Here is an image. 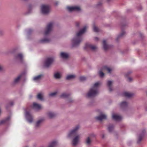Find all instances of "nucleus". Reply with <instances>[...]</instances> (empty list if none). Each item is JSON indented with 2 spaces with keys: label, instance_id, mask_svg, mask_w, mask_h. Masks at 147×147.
Masks as SVG:
<instances>
[{
  "label": "nucleus",
  "instance_id": "obj_6",
  "mask_svg": "<svg viewBox=\"0 0 147 147\" xmlns=\"http://www.w3.org/2000/svg\"><path fill=\"white\" fill-rule=\"evenodd\" d=\"M105 70H107L108 72L109 73H110L111 71V69L110 68L107 67L106 66L103 67L102 68L101 71H100L99 72V74L100 76L101 77H103L104 75V73L102 71H105Z\"/></svg>",
  "mask_w": 147,
  "mask_h": 147
},
{
  "label": "nucleus",
  "instance_id": "obj_16",
  "mask_svg": "<svg viewBox=\"0 0 147 147\" xmlns=\"http://www.w3.org/2000/svg\"><path fill=\"white\" fill-rule=\"evenodd\" d=\"M60 56L62 58L64 59H67L69 57V55L67 53L63 52H62L61 53Z\"/></svg>",
  "mask_w": 147,
  "mask_h": 147
},
{
  "label": "nucleus",
  "instance_id": "obj_20",
  "mask_svg": "<svg viewBox=\"0 0 147 147\" xmlns=\"http://www.w3.org/2000/svg\"><path fill=\"white\" fill-rule=\"evenodd\" d=\"M42 76V75H40L37 76H35L34 78L33 79L35 81H37L40 80L41 77Z\"/></svg>",
  "mask_w": 147,
  "mask_h": 147
},
{
  "label": "nucleus",
  "instance_id": "obj_4",
  "mask_svg": "<svg viewBox=\"0 0 147 147\" xmlns=\"http://www.w3.org/2000/svg\"><path fill=\"white\" fill-rule=\"evenodd\" d=\"M50 7L48 5H42L41 7L42 13L44 14L48 13L49 12Z\"/></svg>",
  "mask_w": 147,
  "mask_h": 147
},
{
  "label": "nucleus",
  "instance_id": "obj_2",
  "mask_svg": "<svg viewBox=\"0 0 147 147\" xmlns=\"http://www.w3.org/2000/svg\"><path fill=\"white\" fill-rule=\"evenodd\" d=\"M87 28L88 27L87 26H85L83 28L77 33L76 36L72 40L73 46H76L80 44L82 40V38L81 36L85 32Z\"/></svg>",
  "mask_w": 147,
  "mask_h": 147
},
{
  "label": "nucleus",
  "instance_id": "obj_23",
  "mask_svg": "<svg viewBox=\"0 0 147 147\" xmlns=\"http://www.w3.org/2000/svg\"><path fill=\"white\" fill-rule=\"evenodd\" d=\"M22 75L20 74L19 75L17 78H16L14 80V82L15 83H17L18 82L21 77H22Z\"/></svg>",
  "mask_w": 147,
  "mask_h": 147
},
{
  "label": "nucleus",
  "instance_id": "obj_25",
  "mask_svg": "<svg viewBox=\"0 0 147 147\" xmlns=\"http://www.w3.org/2000/svg\"><path fill=\"white\" fill-rule=\"evenodd\" d=\"M127 105V103L125 101L122 102L120 104L121 107H125Z\"/></svg>",
  "mask_w": 147,
  "mask_h": 147
},
{
  "label": "nucleus",
  "instance_id": "obj_5",
  "mask_svg": "<svg viewBox=\"0 0 147 147\" xmlns=\"http://www.w3.org/2000/svg\"><path fill=\"white\" fill-rule=\"evenodd\" d=\"M53 22H51L49 23L47 25L46 30L45 32V35H47L48 34L51 30L53 28Z\"/></svg>",
  "mask_w": 147,
  "mask_h": 147
},
{
  "label": "nucleus",
  "instance_id": "obj_13",
  "mask_svg": "<svg viewBox=\"0 0 147 147\" xmlns=\"http://www.w3.org/2000/svg\"><path fill=\"white\" fill-rule=\"evenodd\" d=\"M112 118L115 121H119L121 119L122 117L119 115L113 114L112 115Z\"/></svg>",
  "mask_w": 147,
  "mask_h": 147
},
{
  "label": "nucleus",
  "instance_id": "obj_7",
  "mask_svg": "<svg viewBox=\"0 0 147 147\" xmlns=\"http://www.w3.org/2000/svg\"><path fill=\"white\" fill-rule=\"evenodd\" d=\"M53 59L52 58H47L45 62V66L46 67H49L53 63Z\"/></svg>",
  "mask_w": 147,
  "mask_h": 147
},
{
  "label": "nucleus",
  "instance_id": "obj_36",
  "mask_svg": "<svg viewBox=\"0 0 147 147\" xmlns=\"http://www.w3.org/2000/svg\"><path fill=\"white\" fill-rule=\"evenodd\" d=\"M57 93V92H55L53 93H51L49 94V96H55Z\"/></svg>",
  "mask_w": 147,
  "mask_h": 147
},
{
  "label": "nucleus",
  "instance_id": "obj_32",
  "mask_svg": "<svg viewBox=\"0 0 147 147\" xmlns=\"http://www.w3.org/2000/svg\"><path fill=\"white\" fill-rule=\"evenodd\" d=\"M91 142V141L90 138L89 137H88L86 140V144L87 145H89L90 144Z\"/></svg>",
  "mask_w": 147,
  "mask_h": 147
},
{
  "label": "nucleus",
  "instance_id": "obj_10",
  "mask_svg": "<svg viewBox=\"0 0 147 147\" xmlns=\"http://www.w3.org/2000/svg\"><path fill=\"white\" fill-rule=\"evenodd\" d=\"M26 116L29 122L30 123H31L33 121V118L32 117L29 112H26Z\"/></svg>",
  "mask_w": 147,
  "mask_h": 147
},
{
  "label": "nucleus",
  "instance_id": "obj_14",
  "mask_svg": "<svg viewBox=\"0 0 147 147\" xmlns=\"http://www.w3.org/2000/svg\"><path fill=\"white\" fill-rule=\"evenodd\" d=\"M103 45L105 50H107L109 48V46L106 44V41L104 40L103 41Z\"/></svg>",
  "mask_w": 147,
  "mask_h": 147
},
{
  "label": "nucleus",
  "instance_id": "obj_44",
  "mask_svg": "<svg viewBox=\"0 0 147 147\" xmlns=\"http://www.w3.org/2000/svg\"><path fill=\"white\" fill-rule=\"evenodd\" d=\"M108 1H110V0H107Z\"/></svg>",
  "mask_w": 147,
  "mask_h": 147
},
{
  "label": "nucleus",
  "instance_id": "obj_27",
  "mask_svg": "<svg viewBox=\"0 0 147 147\" xmlns=\"http://www.w3.org/2000/svg\"><path fill=\"white\" fill-rule=\"evenodd\" d=\"M42 121V119L39 120L36 123V127H39L40 125V124Z\"/></svg>",
  "mask_w": 147,
  "mask_h": 147
},
{
  "label": "nucleus",
  "instance_id": "obj_35",
  "mask_svg": "<svg viewBox=\"0 0 147 147\" xmlns=\"http://www.w3.org/2000/svg\"><path fill=\"white\" fill-rule=\"evenodd\" d=\"M93 30L95 32H98L99 31V29L97 27L94 26H93Z\"/></svg>",
  "mask_w": 147,
  "mask_h": 147
},
{
  "label": "nucleus",
  "instance_id": "obj_29",
  "mask_svg": "<svg viewBox=\"0 0 147 147\" xmlns=\"http://www.w3.org/2000/svg\"><path fill=\"white\" fill-rule=\"evenodd\" d=\"M69 96V95L68 94H66L65 93L62 94L60 96L61 98H67Z\"/></svg>",
  "mask_w": 147,
  "mask_h": 147
},
{
  "label": "nucleus",
  "instance_id": "obj_37",
  "mask_svg": "<svg viewBox=\"0 0 147 147\" xmlns=\"http://www.w3.org/2000/svg\"><path fill=\"white\" fill-rule=\"evenodd\" d=\"M142 136L141 135H140L139 136L138 138V143H139L142 140Z\"/></svg>",
  "mask_w": 147,
  "mask_h": 147
},
{
  "label": "nucleus",
  "instance_id": "obj_1",
  "mask_svg": "<svg viewBox=\"0 0 147 147\" xmlns=\"http://www.w3.org/2000/svg\"><path fill=\"white\" fill-rule=\"evenodd\" d=\"M79 128V125L77 126L74 129L70 131L68 134L69 137L75 136L72 141V145L73 146H75L77 144L80 138V135H77V131Z\"/></svg>",
  "mask_w": 147,
  "mask_h": 147
},
{
  "label": "nucleus",
  "instance_id": "obj_12",
  "mask_svg": "<svg viewBox=\"0 0 147 147\" xmlns=\"http://www.w3.org/2000/svg\"><path fill=\"white\" fill-rule=\"evenodd\" d=\"M32 108L35 109L39 110L41 108V107L40 105L36 103H33L32 105Z\"/></svg>",
  "mask_w": 147,
  "mask_h": 147
},
{
  "label": "nucleus",
  "instance_id": "obj_33",
  "mask_svg": "<svg viewBox=\"0 0 147 147\" xmlns=\"http://www.w3.org/2000/svg\"><path fill=\"white\" fill-rule=\"evenodd\" d=\"M125 34V32L124 31H122V32L121 33V34L118 36L117 37V38H119L121 37H122Z\"/></svg>",
  "mask_w": 147,
  "mask_h": 147
},
{
  "label": "nucleus",
  "instance_id": "obj_18",
  "mask_svg": "<svg viewBox=\"0 0 147 147\" xmlns=\"http://www.w3.org/2000/svg\"><path fill=\"white\" fill-rule=\"evenodd\" d=\"M112 82L111 81H109L107 82V85L109 88V89L110 91H111L112 90V88L111 86L112 84Z\"/></svg>",
  "mask_w": 147,
  "mask_h": 147
},
{
  "label": "nucleus",
  "instance_id": "obj_31",
  "mask_svg": "<svg viewBox=\"0 0 147 147\" xmlns=\"http://www.w3.org/2000/svg\"><path fill=\"white\" fill-rule=\"evenodd\" d=\"M113 125H109L108 127V129L109 132H111L113 130Z\"/></svg>",
  "mask_w": 147,
  "mask_h": 147
},
{
  "label": "nucleus",
  "instance_id": "obj_22",
  "mask_svg": "<svg viewBox=\"0 0 147 147\" xmlns=\"http://www.w3.org/2000/svg\"><path fill=\"white\" fill-rule=\"evenodd\" d=\"M75 77V76L74 75H68L66 77V79L69 80L74 78Z\"/></svg>",
  "mask_w": 147,
  "mask_h": 147
},
{
  "label": "nucleus",
  "instance_id": "obj_39",
  "mask_svg": "<svg viewBox=\"0 0 147 147\" xmlns=\"http://www.w3.org/2000/svg\"><path fill=\"white\" fill-rule=\"evenodd\" d=\"M128 81H129V82H131L132 80L131 78H130V77L128 78Z\"/></svg>",
  "mask_w": 147,
  "mask_h": 147
},
{
  "label": "nucleus",
  "instance_id": "obj_9",
  "mask_svg": "<svg viewBox=\"0 0 147 147\" xmlns=\"http://www.w3.org/2000/svg\"><path fill=\"white\" fill-rule=\"evenodd\" d=\"M67 8L69 11H79L80 10V8L78 6H74L70 7L68 6Z\"/></svg>",
  "mask_w": 147,
  "mask_h": 147
},
{
  "label": "nucleus",
  "instance_id": "obj_3",
  "mask_svg": "<svg viewBox=\"0 0 147 147\" xmlns=\"http://www.w3.org/2000/svg\"><path fill=\"white\" fill-rule=\"evenodd\" d=\"M100 84L99 82H97L94 84L93 87L90 89L87 94L88 97H94L97 95L98 93V88Z\"/></svg>",
  "mask_w": 147,
  "mask_h": 147
},
{
  "label": "nucleus",
  "instance_id": "obj_15",
  "mask_svg": "<svg viewBox=\"0 0 147 147\" xmlns=\"http://www.w3.org/2000/svg\"><path fill=\"white\" fill-rule=\"evenodd\" d=\"M123 95L124 96L128 98L131 97L133 95V94L132 93L127 92H124L123 93Z\"/></svg>",
  "mask_w": 147,
  "mask_h": 147
},
{
  "label": "nucleus",
  "instance_id": "obj_28",
  "mask_svg": "<svg viewBox=\"0 0 147 147\" xmlns=\"http://www.w3.org/2000/svg\"><path fill=\"white\" fill-rule=\"evenodd\" d=\"M37 98L40 100H42L43 97L42 94L40 93H38L37 96Z\"/></svg>",
  "mask_w": 147,
  "mask_h": 147
},
{
  "label": "nucleus",
  "instance_id": "obj_38",
  "mask_svg": "<svg viewBox=\"0 0 147 147\" xmlns=\"http://www.w3.org/2000/svg\"><path fill=\"white\" fill-rule=\"evenodd\" d=\"M131 72L130 71L126 74H125V76L126 77H127L131 73Z\"/></svg>",
  "mask_w": 147,
  "mask_h": 147
},
{
  "label": "nucleus",
  "instance_id": "obj_26",
  "mask_svg": "<svg viewBox=\"0 0 147 147\" xmlns=\"http://www.w3.org/2000/svg\"><path fill=\"white\" fill-rule=\"evenodd\" d=\"M54 77L56 79H59L61 78V76L59 73H56L54 74Z\"/></svg>",
  "mask_w": 147,
  "mask_h": 147
},
{
  "label": "nucleus",
  "instance_id": "obj_19",
  "mask_svg": "<svg viewBox=\"0 0 147 147\" xmlns=\"http://www.w3.org/2000/svg\"><path fill=\"white\" fill-rule=\"evenodd\" d=\"M16 59H19L21 61H22L23 58V56L22 54L19 53L16 56Z\"/></svg>",
  "mask_w": 147,
  "mask_h": 147
},
{
  "label": "nucleus",
  "instance_id": "obj_21",
  "mask_svg": "<svg viewBox=\"0 0 147 147\" xmlns=\"http://www.w3.org/2000/svg\"><path fill=\"white\" fill-rule=\"evenodd\" d=\"M57 144V142L56 141H53L50 144L49 147H55Z\"/></svg>",
  "mask_w": 147,
  "mask_h": 147
},
{
  "label": "nucleus",
  "instance_id": "obj_43",
  "mask_svg": "<svg viewBox=\"0 0 147 147\" xmlns=\"http://www.w3.org/2000/svg\"><path fill=\"white\" fill-rule=\"evenodd\" d=\"M13 105V102H11V103H10V105Z\"/></svg>",
  "mask_w": 147,
  "mask_h": 147
},
{
  "label": "nucleus",
  "instance_id": "obj_42",
  "mask_svg": "<svg viewBox=\"0 0 147 147\" xmlns=\"http://www.w3.org/2000/svg\"><path fill=\"white\" fill-rule=\"evenodd\" d=\"M95 39L96 40H98V39L97 37H95Z\"/></svg>",
  "mask_w": 147,
  "mask_h": 147
},
{
  "label": "nucleus",
  "instance_id": "obj_40",
  "mask_svg": "<svg viewBox=\"0 0 147 147\" xmlns=\"http://www.w3.org/2000/svg\"><path fill=\"white\" fill-rule=\"evenodd\" d=\"M76 25L77 26H78L79 25V23L78 22H77L76 23Z\"/></svg>",
  "mask_w": 147,
  "mask_h": 147
},
{
  "label": "nucleus",
  "instance_id": "obj_8",
  "mask_svg": "<svg viewBox=\"0 0 147 147\" xmlns=\"http://www.w3.org/2000/svg\"><path fill=\"white\" fill-rule=\"evenodd\" d=\"M90 49L92 51H95L97 49V47L94 45L90 44L89 43H86L84 47V49Z\"/></svg>",
  "mask_w": 147,
  "mask_h": 147
},
{
  "label": "nucleus",
  "instance_id": "obj_11",
  "mask_svg": "<svg viewBox=\"0 0 147 147\" xmlns=\"http://www.w3.org/2000/svg\"><path fill=\"white\" fill-rule=\"evenodd\" d=\"M107 118V116L104 114H101L98 116L96 117V119L98 120L101 121L103 119H106Z\"/></svg>",
  "mask_w": 147,
  "mask_h": 147
},
{
  "label": "nucleus",
  "instance_id": "obj_45",
  "mask_svg": "<svg viewBox=\"0 0 147 147\" xmlns=\"http://www.w3.org/2000/svg\"><path fill=\"white\" fill-rule=\"evenodd\" d=\"M70 101V102H72V101Z\"/></svg>",
  "mask_w": 147,
  "mask_h": 147
},
{
  "label": "nucleus",
  "instance_id": "obj_41",
  "mask_svg": "<svg viewBox=\"0 0 147 147\" xmlns=\"http://www.w3.org/2000/svg\"><path fill=\"white\" fill-rule=\"evenodd\" d=\"M3 69L2 66H1V65H0V71H1Z\"/></svg>",
  "mask_w": 147,
  "mask_h": 147
},
{
  "label": "nucleus",
  "instance_id": "obj_24",
  "mask_svg": "<svg viewBox=\"0 0 147 147\" xmlns=\"http://www.w3.org/2000/svg\"><path fill=\"white\" fill-rule=\"evenodd\" d=\"M48 115L50 118H52L55 116V114L51 112L48 113Z\"/></svg>",
  "mask_w": 147,
  "mask_h": 147
},
{
  "label": "nucleus",
  "instance_id": "obj_34",
  "mask_svg": "<svg viewBox=\"0 0 147 147\" xmlns=\"http://www.w3.org/2000/svg\"><path fill=\"white\" fill-rule=\"evenodd\" d=\"M86 79V78L84 76H82L80 77V80L81 81L85 80Z\"/></svg>",
  "mask_w": 147,
  "mask_h": 147
},
{
  "label": "nucleus",
  "instance_id": "obj_17",
  "mask_svg": "<svg viewBox=\"0 0 147 147\" xmlns=\"http://www.w3.org/2000/svg\"><path fill=\"white\" fill-rule=\"evenodd\" d=\"M10 119V117H8L5 119L2 120L0 121V125L4 124L8 121Z\"/></svg>",
  "mask_w": 147,
  "mask_h": 147
},
{
  "label": "nucleus",
  "instance_id": "obj_30",
  "mask_svg": "<svg viewBox=\"0 0 147 147\" xmlns=\"http://www.w3.org/2000/svg\"><path fill=\"white\" fill-rule=\"evenodd\" d=\"M50 41V40L49 39L45 38L42 39L40 40L41 42H48Z\"/></svg>",
  "mask_w": 147,
  "mask_h": 147
}]
</instances>
